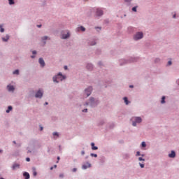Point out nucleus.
I'll return each mask as SVG.
<instances>
[{"instance_id":"obj_39","label":"nucleus","mask_w":179,"mask_h":179,"mask_svg":"<svg viewBox=\"0 0 179 179\" xmlns=\"http://www.w3.org/2000/svg\"><path fill=\"white\" fill-rule=\"evenodd\" d=\"M168 65H171V61L168 62Z\"/></svg>"},{"instance_id":"obj_3","label":"nucleus","mask_w":179,"mask_h":179,"mask_svg":"<svg viewBox=\"0 0 179 179\" xmlns=\"http://www.w3.org/2000/svg\"><path fill=\"white\" fill-rule=\"evenodd\" d=\"M141 38H143V33L142 32H138L134 36V40H141Z\"/></svg>"},{"instance_id":"obj_47","label":"nucleus","mask_w":179,"mask_h":179,"mask_svg":"<svg viewBox=\"0 0 179 179\" xmlns=\"http://www.w3.org/2000/svg\"><path fill=\"white\" fill-rule=\"evenodd\" d=\"M53 169H54V167L52 166V167L50 168V170H53Z\"/></svg>"},{"instance_id":"obj_28","label":"nucleus","mask_w":179,"mask_h":179,"mask_svg":"<svg viewBox=\"0 0 179 179\" xmlns=\"http://www.w3.org/2000/svg\"><path fill=\"white\" fill-rule=\"evenodd\" d=\"M53 136H58V133L57 132H54L53 133Z\"/></svg>"},{"instance_id":"obj_43","label":"nucleus","mask_w":179,"mask_h":179,"mask_svg":"<svg viewBox=\"0 0 179 179\" xmlns=\"http://www.w3.org/2000/svg\"><path fill=\"white\" fill-rule=\"evenodd\" d=\"M38 27H41V24L37 25Z\"/></svg>"},{"instance_id":"obj_53","label":"nucleus","mask_w":179,"mask_h":179,"mask_svg":"<svg viewBox=\"0 0 179 179\" xmlns=\"http://www.w3.org/2000/svg\"><path fill=\"white\" fill-rule=\"evenodd\" d=\"M96 29H99V30H100V28H99V27H96Z\"/></svg>"},{"instance_id":"obj_14","label":"nucleus","mask_w":179,"mask_h":179,"mask_svg":"<svg viewBox=\"0 0 179 179\" xmlns=\"http://www.w3.org/2000/svg\"><path fill=\"white\" fill-rule=\"evenodd\" d=\"M91 146H92V150H97V149H99V148L94 146V143H92Z\"/></svg>"},{"instance_id":"obj_18","label":"nucleus","mask_w":179,"mask_h":179,"mask_svg":"<svg viewBox=\"0 0 179 179\" xmlns=\"http://www.w3.org/2000/svg\"><path fill=\"white\" fill-rule=\"evenodd\" d=\"M124 103L127 106H128V104L129 103V102L128 101V98L127 97H124Z\"/></svg>"},{"instance_id":"obj_38","label":"nucleus","mask_w":179,"mask_h":179,"mask_svg":"<svg viewBox=\"0 0 179 179\" xmlns=\"http://www.w3.org/2000/svg\"><path fill=\"white\" fill-rule=\"evenodd\" d=\"M32 54H37V52H36V50H34L33 52H32Z\"/></svg>"},{"instance_id":"obj_1","label":"nucleus","mask_w":179,"mask_h":179,"mask_svg":"<svg viewBox=\"0 0 179 179\" xmlns=\"http://www.w3.org/2000/svg\"><path fill=\"white\" fill-rule=\"evenodd\" d=\"M65 78H66L65 76H63L62 73H59L57 76L53 77V82L58 83V82H59V80L62 81Z\"/></svg>"},{"instance_id":"obj_5","label":"nucleus","mask_w":179,"mask_h":179,"mask_svg":"<svg viewBox=\"0 0 179 179\" xmlns=\"http://www.w3.org/2000/svg\"><path fill=\"white\" fill-rule=\"evenodd\" d=\"M35 96L37 98V99H41L43 97V92H41V90H38Z\"/></svg>"},{"instance_id":"obj_24","label":"nucleus","mask_w":179,"mask_h":179,"mask_svg":"<svg viewBox=\"0 0 179 179\" xmlns=\"http://www.w3.org/2000/svg\"><path fill=\"white\" fill-rule=\"evenodd\" d=\"M48 39H50V38H48V36H43V37L42 38L43 41H44V40H48Z\"/></svg>"},{"instance_id":"obj_54","label":"nucleus","mask_w":179,"mask_h":179,"mask_svg":"<svg viewBox=\"0 0 179 179\" xmlns=\"http://www.w3.org/2000/svg\"><path fill=\"white\" fill-rule=\"evenodd\" d=\"M34 56H31V58H34Z\"/></svg>"},{"instance_id":"obj_42","label":"nucleus","mask_w":179,"mask_h":179,"mask_svg":"<svg viewBox=\"0 0 179 179\" xmlns=\"http://www.w3.org/2000/svg\"><path fill=\"white\" fill-rule=\"evenodd\" d=\"M125 2H131V0H124Z\"/></svg>"},{"instance_id":"obj_33","label":"nucleus","mask_w":179,"mask_h":179,"mask_svg":"<svg viewBox=\"0 0 179 179\" xmlns=\"http://www.w3.org/2000/svg\"><path fill=\"white\" fill-rule=\"evenodd\" d=\"M136 156H141V152H136Z\"/></svg>"},{"instance_id":"obj_4","label":"nucleus","mask_w":179,"mask_h":179,"mask_svg":"<svg viewBox=\"0 0 179 179\" xmlns=\"http://www.w3.org/2000/svg\"><path fill=\"white\" fill-rule=\"evenodd\" d=\"M92 90H93L92 87H88L87 89L85 90V94H86L87 97H89V96L90 94H92Z\"/></svg>"},{"instance_id":"obj_26","label":"nucleus","mask_w":179,"mask_h":179,"mask_svg":"<svg viewBox=\"0 0 179 179\" xmlns=\"http://www.w3.org/2000/svg\"><path fill=\"white\" fill-rule=\"evenodd\" d=\"M139 162H145V159L142 157L138 158Z\"/></svg>"},{"instance_id":"obj_9","label":"nucleus","mask_w":179,"mask_h":179,"mask_svg":"<svg viewBox=\"0 0 179 179\" xmlns=\"http://www.w3.org/2000/svg\"><path fill=\"white\" fill-rule=\"evenodd\" d=\"M7 89L8 92H13L15 90V87L13 85H8Z\"/></svg>"},{"instance_id":"obj_32","label":"nucleus","mask_w":179,"mask_h":179,"mask_svg":"<svg viewBox=\"0 0 179 179\" xmlns=\"http://www.w3.org/2000/svg\"><path fill=\"white\" fill-rule=\"evenodd\" d=\"M83 113H87V109L86 108V109L83 110Z\"/></svg>"},{"instance_id":"obj_11","label":"nucleus","mask_w":179,"mask_h":179,"mask_svg":"<svg viewBox=\"0 0 179 179\" xmlns=\"http://www.w3.org/2000/svg\"><path fill=\"white\" fill-rule=\"evenodd\" d=\"M169 157L173 159V157H176V152L171 151V152L169 155Z\"/></svg>"},{"instance_id":"obj_44","label":"nucleus","mask_w":179,"mask_h":179,"mask_svg":"<svg viewBox=\"0 0 179 179\" xmlns=\"http://www.w3.org/2000/svg\"><path fill=\"white\" fill-rule=\"evenodd\" d=\"M45 106L48 105V102H45Z\"/></svg>"},{"instance_id":"obj_50","label":"nucleus","mask_w":179,"mask_h":179,"mask_svg":"<svg viewBox=\"0 0 179 179\" xmlns=\"http://www.w3.org/2000/svg\"><path fill=\"white\" fill-rule=\"evenodd\" d=\"M13 143H15V145H16V141H13Z\"/></svg>"},{"instance_id":"obj_27","label":"nucleus","mask_w":179,"mask_h":179,"mask_svg":"<svg viewBox=\"0 0 179 179\" xmlns=\"http://www.w3.org/2000/svg\"><path fill=\"white\" fill-rule=\"evenodd\" d=\"M33 176H34V177H36V176H37V172H36V171H34L33 172Z\"/></svg>"},{"instance_id":"obj_25","label":"nucleus","mask_w":179,"mask_h":179,"mask_svg":"<svg viewBox=\"0 0 179 179\" xmlns=\"http://www.w3.org/2000/svg\"><path fill=\"white\" fill-rule=\"evenodd\" d=\"M80 30H81V31H85V30H86V29H85V27H80Z\"/></svg>"},{"instance_id":"obj_40","label":"nucleus","mask_w":179,"mask_h":179,"mask_svg":"<svg viewBox=\"0 0 179 179\" xmlns=\"http://www.w3.org/2000/svg\"><path fill=\"white\" fill-rule=\"evenodd\" d=\"M64 69H65V71H66V69H68V66H64Z\"/></svg>"},{"instance_id":"obj_8","label":"nucleus","mask_w":179,"mask_h":179,"mask_svg":"<svg viewBox=\"0 0 179 179\" xmlns=\"http://www.w3.org/2000/svg\"><path fill=\"white\" fill-rule=\"evenodd\" d=\"M20 164H13V166H12V169L13 170H16V169H20Z\"/></svg>"},{"instance_id":"obj_6","label":"nucleus","mask_w":179,"mask_h":179,"mask_svg":"<svg viewBox=\"0 0 179 179\" xmlns=\"http://www.w3.org/2000/svg\"><path fill=\"white\" fill-rule=\"evenodd\" d=\"M96 16L103 15V10H101V8H96Z\"/></svg>"},{"instance_id":"obj_23","label":"nucleus","mask_w":179,"mask_h":179,"mask_svg":"<svg viewBox=\"0 0 179 179\" xmlns=\"http://www.w3.org/2000/svg\"><path fill=\"white\" fill-rule=\"evenodd\" d=\"M10 5H13L15 3V1L13 0H8Z\"/></svg>"},{"instance_id":"obj_20","label":"nucleus","mask_w":179,"mask_h":179,"mask_svg":"<svg viewBox=\"0 0 179 179\" xmlns=\"http://www.w3.org/2000/svg\"><path fill=\"white\" fill-rule=\"evenodd\" d=\"M142 148H146V143L145 141H143L141 143Z\"/></svg>"},{"instance_id":"obj_7","label":"nucleus","mask_w":179,"mask_h":179,"mask_svg":"<svg viewBox=\"0 0 179 179\" xmlns=\"http://www.w3.org/2000/svg\"><path fill=\"white\" fill-rule=\"evenodd\" d=\"M91 164L88 162H87L85 164L83 165L82 169L83 170H86V169H89L90 167H91Z\"/></svg>"},{"instance_id":"obj_21","label":"nucleus","mask_w":179,"mask_h":179,"mask_svg":"<svg viewBox=\"0 0 179 179\" xmlns=\"http://www.w3.org/2000/svg\"><path fill=\"white\" fill-rule=\"evenodd\" d=\"M0 31L1 33H3V31H5V29L2 27V25H0Z\"/></svg>"},{"instance_id":"obj_51","label":"nucleus","mask_w":179,"mask_h":179,"mask_svg":"<svg viewBox=\"0 0 179 179\" xmlns=\"http://www.w3.org/2000/svg\"><path fill=\"white\" fill-rule=\"evenodd\" d=\"M59 159H60L59 157H57V160H59Z\"/></svg>"},{"instance_id":"obj_19","label":"nucleus","mask_w":179,"mask_h":179,"mask_svg":"<svg viewBox=\"0 0 179 179\" xmlns=\"http://www.w3.org/2000/svg\"><path fill=\"white\" fill-rule=\"evenodd\" d=\"M12 111V106H8V110H6V113H10Z\"/></svg>"},{"instance_id":"obj_49","label":"nucleus","mask_w":179,"mask_h":179,"mask_svg":"<svg viewBox=\"0 0 179 179\" xmlns=\"http://www.w3.org/2000/svg\"><path fill=\"white\" fill-rule=\"evenodd\" d=\"M129 87H134V85H130Z\"/></svg>"},{"instance_id":"obj_48","label":"nucleus","mask_w":179,"mask_h":179,"mask_svg":"<svg viewBox=\"0 0 179 179\" xmlns=\"http://www.w3.org/2000/svg\"><path fill=\"white\" fill-rule=\"evenodd\" d=\"M173 18H176V14L173 15Z\"/></svg>"},{"instance_id":"obj_37","label":"nucleus","mask_w":179,"mask_h":179,"mask_svg":"<svg viewBox=\"0 0 179 179\" xmlns=\"http://www.w3.org/2000/svg\"><path fill=\"white\" fill-rule=\"evenodd\" d=\"M27 162H30V158L27 157L26 158Z\"/></svg>"},{"instance_id":"obj_16","label":"nucleus","mask_w":179,"mask_h":179,"mask_svg":"<svg viewBox=\"0 0 179 179\" xmlns=\"http://www.w3.org/2000/svg\"><path fill=\"white\" fill-rule=\"evenodd\" d=\"M87 68L90 71H92V69H93V66L92 64H87Z\"/></svg>"},{"instance_id":"obj_29","label":"nucleus","mask_w":179,"mask_h":179,"mask_svg":"<svg viewBox=\"0 0 179 179\" xmlns=\"http://www.w3.org/2000/svg\"><path fill=\"white\" fill-rule=\"evenodd\" d=\"M140 167H141V169H143V167H145V165L143 164L140 163Z\"/></svg>"},{"instance_id":"obj_41","label":"nucleus","mask_w":179,"mask_h":179,"mask_svg":"<svg viewBox=\"0 0 179 179\" xmlns=\"http://www.w3.org/2000/svg\"><path fill=\"white\" fill-rule=\"evenodd\" d=\"M81 155L83 156V155H85V151H82Z\"/></svg>"},{"instance_id":"obj_55","label":"nucleus","mask_w":179,"mask_h":179,"mask_svg":"<svg viewBox=\"0 0 179 179\" xmlns=\"http://www.w3.org/2000/svg\"><path fill=\"white\" fill-rule=\"evenodd\" d=\"M84 1H87V0H84Z\"/></svg>"},{"instance_id":"obj_30","label":"nucleus","mask_w":179,"mask_h":179,"mask_svg":"<svg viewBox=\"0 0 179 179\" xmlns=\"http://www.w3.org/2000/svg\"><path fill=\"white\" fill-rule=\"evenodd\" d=\"M132 10H133V12H136V7H134V8H132Z\"/></svg>"},{"instance_id":"obj_17","label":"nucleus","mask_w":179,"mask_h":179,"mask_svg":"<svg viewBox=\"0 0 179 179\" xmlns=\"http://www.w3.org/2000/svg\"><path fill=\"white\" fill-rule=\"evenodd\" d=\"M165 100H166V96H162V101H161L162 104H164V103H166Z\"/></svg>"},{"instance_id":"obj_46","label":"nucleus","mask_w":179,"mask_h":179,"mask_svg":"<svg viewBox=\"0 0 179 179\" xmlns=\"http://www.w3.org/2000/svg\"><path fill=\"white\" fill-rule=\"evenodd\" d=\"M54 168H55V169H57V165H55V166H54Z\"/></svg>"},{"instance_id":"obj_36","label":"nucleus","mask_w":179,"mask_h":179,"mask_svg":"<svg viewBox=\"0 0 179 179\" xmlns=\"http://www.w3.org/2000/svg\"><path fill=\"white\" fill-rule=\"evenodd\" d=\"M91 45H96V42H93L92 43H91Z\"/></svg>"},{"instance_id":"obj_52","label":"nucleus","mask_w":179,"mask_h":179,"mask_svg":"<svg viewBox=\"0 0 179 179\" xmlns=\"http://www.w3.org/2000/svg\"><path fill=\"white\" fill-rule=\"evenodd\" d=\"M0 153H2V150H0Z\"/></svg>"},{"instance_id":"obj_34","label":"nucleus","mask_w":179,"mask_h":179,"mask_svg":"<svg viewBox=\"0 0 179 179\" xmlns=\"http://www.w3.org/2000/svg\"><path fill=\"white\" fill-rule=\"evenodd\" d=\"M59 177H60L61 178H64V174L61 173V174L59 175Z\"/></svg>"},{"instance_id":"obj_35","label":"nucleus","mask_w":179,"mask_h":179,"mask_svg":"<svg viewBox=\"0 0 179 179\" xmlns=\"http://www.w3.org/2000/svg\"><path fill=\"white\" fill-rule=\"evenodd\" d=\"M78 169L76 168L73 169V172L75 173Z\"/></svg>"},{"instance_id":"obj_31","label":"nucleus","mask_w":179,"mask_h":179,"mask_svg":"<svg viewBox=\"0 0 179 179\" xmlns=\"http://www.w3.org/2000/svg\"><path fill=\"white\" fill-rule=\"evenodd\" d=\"M91 156H93L94 157H97L96 154H91Z\"/></svg>"},{"instance_id":"obj_10","label":"nucleus","mask_w":179,"mask_h":179,"mask_svg":"<svg viewBox=\"0 0 179 179\" xmlns=\"http://www.w3.org/2000/svg\"><path fill=\"white\" fill-rule=\"evenodd\" d=\"M39 64L41 66H45V62H44V59H43V58L39 59Z\"/></svg>"},{"instance_id":"obj_12","label":"nucleus","mask_w":179,"mask_h":179,"mask_svg":"<svg viewBox=\"0 0 179 179\" xmlns=\"http://www.w3.org/2000/svg\"><path fill=\"white\" fill-rule=\"evenodd\" d=\"M68 37H69V32H67L66 34H62V38H68Z\"/></svg>"},{"instance_id":"obj_15","label":"nucleus","mask_w":179,"mask_h":179,"mask_svg":"<svg viewBox=\"0 0 179 179\" xmlns=\"http://www.w3.org/2000/svg\"><path fill=\"white\" fill-rule=\"evenodd\" d=\"M3 41H8L9 40V35H6V38H2Z\"/></svg>"},{"instance_id":"obj_22","label":"nucleus","mask_w":179,"mask_h":179,"mask_svg":"<svg viewBox=\"0 0 179 179\" xmlns=\"http://www.w3.org/2000/svg\"><path fill=\"white\" fill-rule=\"evenodd\" d=\"M13 75H19V70H15L13 71Z\"/></svg>"},{"instance_id":"obj_13","label":"nucleus","mask_w":179,"mask_h":179,"mask_svg":"<svg viewBox=\"0 0 179 179\" xmlns=\"http://www.w3.org/2000/svg\"><path fill=\"white\" fill-rule=\"evenodd\" d=\"M93 103H94V98H91L90 99V102L87 103V106H89V104H91V106H93Z\"/></svg>"},{"instance_id":"obj_2","label":"nucleus","mask_w":179,"mask_h":179,"mask_svg":"<svg viewBox=\"0 0 179 179\" xmlns=\"http://www.w3.org/2000/svg\"><path fill=\"white\" fill-rule=\"evenodd\" d=\"M133 122L132 125L133 127H136V124H141L142 122V118L141 117H134L131 118Z\"/></svg>"},{"instance_id":"obj_45","label":"nucleus","mask_w":179,"mask_h":179,"mask_svg":"<svg viewBox=\"0 0 179 179\" xmlns=\"http://www.w3.org/2000/svg\"><path fill=\"white\" fill-rule=\"evenodd\" d=\"M41 131H43V127H41Z\"/></svg>"}]
</instances>
